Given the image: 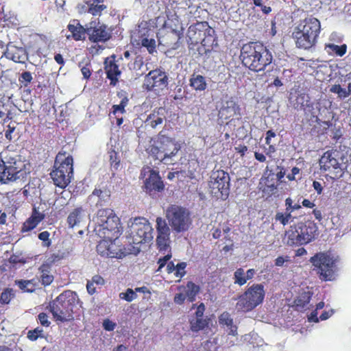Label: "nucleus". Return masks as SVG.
I'll list each match as a JSON object with an SVG mask.
<instances>
[{"instance_id":"obj_13","label":"nucleus","mask_w":351,"mask_h":351,"mask_svg":"<svg viewBox=\"0 0 351 351\" xmlns=\"http://www.w3.org/2000/svg\"><path fill=\"white\" fill-rule=\"evenodd\" d=\"M140 178L143 180L146 191H160L164 189V184L159 176L158 171L150 167H144L141 172Z\"/></svg>"},{"instance_id":"obj_23","label":"nucleus","mask_w":351,"mask_h":351,"mask_svg":"<svg viewBox=\"0 0 351 351\" xmlns=\"http://www.w3.org/2000/svg\"><path fill=\"white\" fill-rule=\"evenodd\" d=\"M115 56H112L107 58L105 60V70L107 77L112 81L117 80V77L121 75V71L118 64L115 62Z\"/></svg>"},{"instance_id":"obj_8","label":"nucleus","mask_w":351,"mask_h":351,"mask_svg":"<svg viewBox=\"0 0 351 351\" xmlns=\"http://www.w3.org/2000/svg\"><path fill=\"white\" fill-rule=\"evenodd\" d=\"M264 286L253 285L239 298L236 308L238 311L248 312L261 304L265 298Z\"/></svg>"},{"instance_id":"obj_16","label":"nucleus","mask_w":351,"mask_h":351,"mask_svg":"<svg viewBox=\"0 0 351 351\" xmlns=\"http://www.w3.org/2000/svg\"><path fill=\"white\" fill-rule=\"evenodd\" d=\"M110 199V193L108 189L95 188L88 196V203L90 206H103L109 203Z\"/></svg>"},{"instance_id":"obj_11","label":"nucleus","mask_w":351,"mask_h":351,"mask_svg":"<svg viewBox=\"0 0 351 351\" xmlns=\"http://www.w3.org/2000/svg\"><path fill=\"white\" fill-rule=\"evenodd\" d=\"M311 263L317 267L320 278L324 280H332L335 274V260L330 254L320 252L311 258Z\"/></svg>"},{"instance_id":"obj_3","label":"nucleus","mask_w":351,"mask_h":351,"mask_svg":"<svg viewBox=\"0 0 351 351\" xmlns=\"http://www.w3.org/2000/svg\"><path fill=\"white\" fill-rule=\"evenodd\" d=\"M93 222L94 231L101 238L117 239L121 233L120 219L112 209H99Z\"/></svg>"},{"instance_id":"obj_55","label":"nucleus","mask_w":351,"mask_h":351,"mask_svg":"<svg viewBox=\"0 0 351 351\" xmlns=\"http://www.w3.org/2000/svg\"><path fill=\"white\" fill-rule=\"evenodd\" d=\"M89 8H90V1L84 2L82 3H79L77 5V10L79 13H89Z\"/></svg>"},{"instance_id":"obj_58","label":"nucleus","mask_w":351,"mask_h":351,"mask_svg":"<svg viewBox=\"0 0 351 351\" xmlns=\"http://www.w3.org/2000/svg\"><path fill=\"white\" fill-rule=\"evenodd\" d=\"M15 130V126L11 125L10 124L8 125V130L5 132V137L9 140L11 141L12 139V133Z\"/></svg>"},{"instance_id":"obj_56","label":"nucleus","mask_w":351,"mask_h":351,"mask_svg":"<svg viewBox=\"0 0 351 351\" xmlns=\"http://www.w3.org/2000/svg\"><path fill=\"white\" fill-rule=\"evenodd\" d=\"M38 319L40 323V324L43 326H49L50 324V322L48 320V316L47 314L44 313H41L38 315Z\"/></svg>"},{"instance_id":"obj_10","label":"nucleus","mask_w":351,"mask_h":351,"mask_svg":"<svg viewBox=\"0 0 351 351\" xmlns=\"http://www.w3.org/2000/svg\"><path fill=\"white\" fill-rule=\"evenodd\" d=\"M230 176L223 170L213 171L210 177L211 193L217 199H226L230 193Z\"/></svg>"},{"instance_id":"obj_44","label":"nucleus","mask_w":351,"mask_h":351,"mask_svg":"<svg viewBox=\"0 0 351 351\" xmlns=\"http://www.w3.org/2000/svg\"><path fill=\"white\" fill-rule=\"evenodd\" d=\"M137 297L135 289H128L125 292L119 293V298L127 302H132L135 300Z\"/></svg>"},{"instance_id":"obj_64","label":"nucleus","mask_w":351,"mask_h":351,"mask_svg":"<svg viewBox=\"0 0 351 351\" xmlns=\"http://www.w3.org/2000/svg\"><path fill=\"white\" fill-rule=\"evenodd\" d=\"M143 64L142 58L136 56L132 65L133 69H140Z\"/></svg>"},{"instance_id":"obj_35","label":"nucleus","mask_w":351,"mask_h":351,"mask_svg":"<svg viewBox=\"0 0 351 351\" xmlns=\"http://www.w3.org/2000/svg\"><path fill=\"white\" fill-rule=\"evenodd\" d=\"M275 219L276 221H279L283 226H285L292 221V215L291 210L287 211L285 213H277Z\"/></svg>"},{"instance_id":"obj_2","label":"nucleus","mask_w":351,"mask_h":351,"mask_svg":"<svg viewBox=\"0 0 351 351\" xmlns=\"http://www.w3.org/2000/svg\"><path fill=\"white\" fill-rule=\"evenodd\" d=\"M241 59L244 66L253 71H263L272 62L271 52L260 43H249L241 49Z\"/></svg>"},{"instance_id":"obj_24","label":"nucleus","mask_w":351,"mask_h":351,"mask_svg":"<svg viewBox=\"0 0 351 351\" xmlns=\"http://www.w3.org/2000/svg\"><path fill=\"white\" fill-rule=\"evenodd\" d=\"M298 227L303 245L311 241L317 231L315 225L310 223L308 225L300 224Z\"/></svg>"},{"instance_id":"obj_47","label":"nucleus","mask_w":351,"mask_h":351,"mask_svg":"<svg viewBox=\"0 0 351 351\" xmlns=\"http://www.w3.org/2000/svg\"><path fill=\"white\" fill-rule=\"evenodd\" d=\"M186 267V263L184 262L178 263L176 265V271L174 273L176 277L179 278L180 279L181 278H182L186 274L185 270H184Z\"/></svg>"},{"instance_id":"obj_52","label":"nucleus","mask_w":351,"mask_h":351,"mask_svg":"<svg viewBox=\"0 0 351 351\" xmlns=\"http://www.w3.org/2000/svg\"><path fill=\"white\" fill-rule=\"evenodd\" d=\"M45 215L38 212L36 208H34L33 213L29 218H34L32 221L34 223H40L43 219Z\"/></svg>"},{"instance_id":"obj_46","label":"nucleus","mask_w":351,"mask_h":351,"mask_svg":"<svg viewBox=\"0 0 351 351\" xmlns=\"http://www.w3.org/2000/svg\"><path fill=\"white\" fill-rule=\"evenodd\" d=\"M43 337V330L40 328L29 330L27 334V337L32 341H36L38 337Z\"/></svg>"},{"instance_id":"obj_37","label":"nucleus","mask_w":351,"mask_h":351,"mask_svg":"<svg viewBox=\"0 0 351 351\" xmlns=\"http://www.w3.org/2000/svg\"><path fill=\"white\" fill-rule=\"evenodd\" d=\"M234 283L242 286L247 282L245 272L243 269H237L234 274Z\"/></svg>"},{"instance_id":"obj_41","label":"nucleus","mask_w":351,"mask_h":351,"mask_svg":"<svg viewBox=\"0 0 351 351\" xmlns=\"http://www.w3.org/2000/svg\"><path fill=\"white\" fill-rule=\"evenodd\" d=\"M14 297V292L12 289H5L0 295V301L3 304H8Z\"/></svg>"},{"instance_id":"obj_50","label":"nucleus","mask_w":351,"mask_h":351,"mask_svg":"<svg viewBox=\"0 0 351 351\" xmlns=\"http://www.w3.org/2000/svg\"><path fill=\"white\" fill-rule=\"evenodd\" d=\"M34 218H29L26 220V221L23 223L22 227L23 232H28L33 230L34 228L37 226L38 223H34L32 220Z\"/></svg>"},{"instance_id":"obj_22","label":"nucleus","mask_w":351,"mask_h":351,"mask_svg":"<svg viewBox=\"0 0 351 351\" xmlns=\"http://www.w3.org/2000/svg\"><path fill=\"white\" fill-rule=\"evenodd\" d=\"M86 211L82 207L75 208L70 213L67 217V222L69 227H79L84 221L86 218Z\"/></svg>"},{"instance_id":"obj_48","label":"nucleus","mask_w":351,"mask_h":351,"mask_svg":"<svg viewBox=\"0 0 351 351\" xmlns=\"http://www.w3.org/2000/svg\"><path fill=\"white\" fill-rule=\"evenodd\" d=\"M167 20L170 21L172 25L177 27L179 23L178 16L175 12H171L167 8L165 11Z\"/></svg>"},{"instance_id":"obj_60","label":"nucleus","mask_w":351,"mask_h":351,"mask_svg":"<svg viewBox=\"0 0 351 351\" xmlns=\"http://www.w3.org/2000/svg\"><path fill=\"white\" fill-rule=\"evenodd\" d=\"M171 256L170 254H167L165 256L162 258H160L158 260L159 267L158 271H160L167 263V262L171 258Z\"/></svg>"},{"instance_id":"obj_34","label":"nucleus","mask_w":351,"mask_h":351,"mask_svg":"<svg viewBox=\"0 0 351 351\" xmlns=\"http://www.w3.org/2000/svg\"><path fill=\"white\" fill-rule=\"evenodd\" d=\"M156 228L158 234H170V228L165 220L161 217L156 219Z\"/></svg>"},{"instance_id":"obj_19","label":"nucleus","mask_w":351,"mask_h":351,"mask_svg":"<svg viewBox=\"0 0 351 351\" xmlns=\"http://www.w3.org/2000/svg\"><path fill=\"white\" fill-rule=\"evenodd\" d=\"M4 56L15 62H24L26 60L25 51L10 43L8 45Z\"/></svg>"},{"instance_id":"obj_14","label":"nucleus","mask_w":351,"mask_h":351,"mask_svg":"<svg viewBox=\"0 0 351 351\" xmlns=\"http://www.w3.org/2000/svg\"><path fill=\"white\" fill-rule=\"evenodd\" d=\"M86 33L89 40L94 43L105 42L110 37V33L107 27L96 20L86 25Z\"/></svg>"},{"instance_id":"obj_27","label":"nucleus","mask_w":351,"mask_h":351,"mask_svg":"<svg viewBox=\"0 0 351 351\" xmlns=\"http://www.w3.org/2000/svg\"><path fill=\"white\" fill-rule=\"evenodd\" d=\"M68 29L72 34V37L75 40H82L84 38L86 33V27L82 26L79 23L73 21V23H70L68 25Z\"/></svg>"},{"instance_id":"obj_57","label":"nucleus","mask_w":351,"mask_h":351,"mask_svg":"<svg viewBox=\"0 0 351 351\" xmlns=\"http://www.w3.org/2000/svg\"><path fill=\"white\" fill-rule=\"evenodd\" d=\"M110 160L111 165L117 169L119 166V160H117V153L115 152H110Z\"/></svg>"},{"instance_id":"obj_54","label":"nucleus","mask_w":351,"mask_h":351,"mask_svg":"<svg viewBox=\"0 0 351 351\" xmlns=\"http://www.w3.org/2000/svg\"><path fill=\"white\" fill-rule=\"evenodd\" d=\"M180 293H176L174 296V302L178 304H182L187 298L182 290H179Z\"/></svg>"},{"instance_id":"obj_61","label":"nucleus","mask_w":351,"mask_h":351,"mask_svg":"<svg viewBox=\"0 0 351 351\" xmlns=\"http://www.w3.org/2000/svg\"><path fill=\"white\" fill-rule=\"evenodd\" d=\"M204 311H205V306L203 303H201L197 306L196 312H195L196 318H202Z\"/></svg>"},{"instance_id":"obj_5","label":"nucleus","mask_w":351,"mask_h":351,"mask_svg":"<svg viewBox=\"0 0 351 351\" xmlns=\"http://www.w3.org/2000/svg\"><path fill=\"white\" fill-rule=\"evenodd\" d=\"M73 158L65 153L59 152L56 156L54 169L50 173L56 186L64 189L71 182L73 174Z\"/></svg>"},{"instance_id":"obj_17","label":"nucleus","mask_w":351,"mask_h":351,"mask_svg":"<svg viewBox=\"0 0 351 351\" xmlns=\"http://www.w3.org/2000/svg\"><path fill=\"white\" fill-rule=\"evenodd\" d=\"M293 36L295 40L296 46L304 49H310L315 45L317 38L315 36L308 35L302 29H298V27L295 28Z\"/></svg>"},{"instance_id":"obj_7","label":"nucleus","mask_w":351,"mask_h":351,"mask_svg":"<svg viewBox=\"0 0 351 351\" xmlns=\"http://www.w3.org/2000/svg\"><path fill=\"white\" fill-rule=\"evenodd\" d=\"M349 161L348 154L335 150L324 153L319 160V165L322 170L333 172L335 176L338 177L347 169Z\"/></svg>"},{"instance_id":"obj_51","label":"nucleus","mask_w":351,"mask_h":351,"mask_svg":"<svg viewBox=\"0 0 351 351\" xmlns=\"http://www.w3.org/2000/svg\"><path fill=\"white\" fill-rule=\"evenodd\" d=\"M102 326L104 330H106V331L110 332V331H113L115 329V328L117 326V324L115 322H113L112 321L110 320L109 319H105L103 321Z\"/></svg>"},{"instance_id":"obj_39","label":"nucleus","mask_w":351,"mask_h":351,"mask_svg":"<svg viewBox=\"0 0 351 351\" xmlns=\"http://www.w3.org/2000/svg\"><path fill=\"white\" fill-rule=\"evenodd\" d=\"M326 47L331 51L334 52L338 56H343L347 50L346 45L343 44L341 46L335 45V44H328L326 45Z\"/></svg>"},{"instance_id":"obj_26","label":"nucleus","mask_w":351,"mask_h":351,"mask_svg":"<svg viewBox=\"0 0 351 351\" xmlns=\"http://www.w3.org/2000/svg\"><path fill=\"white\" fill-rule=\"evenodd\" d=\"M190 86L197 91H203L207 87L206 78L199 74H193L190 79Z\"/></svg>"},{"instance_id":"obj_59","label":"nucleus","mask_w":351,"mask_h":351,"mask_svg":"<svg viewBox=\"0 0 351 351\" xmlns=\"http://www.w3.org/2000/svg\"><path fill=\"white\" fill-rule=\"evenodd\" d=\"M81 72H82L84 79H88L91 75L90 68L87 64L81 68Z\"/></svg>"},{"instance_id":"obj_53","label":"nucleus","mask_w":351,"mask_h":351,"mask_svg":"<svg viewBox=\"0 0 351 351\" xmlns=\"http://www.w3.org/2000/svg\"><path fill=\"white\" fill-rule=\"evenodd\" d=\"M289 261V256H278L275 260V265L277 267H287V263Z\"/></svg>"},{"instance_id":"obj_42","label":"nucleus","mask_w":351,"mask_h":351,"mask_svg":"<svg viewBox=\"0 0 351 351\" xmlns=\"http://www.w3.org/2000/svg\"><path fill=\"white\" fill-rule=\"evenodd\" d=\"M110 239V243H109L110 246L108 247V252H110L111 254H112V253L114 254L113 256H109V257L110 258H121L122 252H121L120 250L118 249L117 245L114 243L117 239Z\"/></svg>"},{"instance_id":"obj_15","label":"nucleus","mask_w":351,"mask_h":351,"mask_svg":"<svg viewBox=\"0 0 351 351\" xmlns=\"http://www.w3.org/2000/svg\"><path fill=\"white\" fill-rule=\"evenodd\" d=\"M314 107L313 104L310 102L306 107H304V111L306 114H308L313 117L320 116L323 118L327 119L329 121L330 119L334 117L333 114L331 111L328 110L331 106V102L328 101H322L320 103L316 104Z\"/></svg>"},{"instance_id":"obj_21","label":"nucleus","mask_w":351,"mask_h":351,"mask_svg":"<svg viewBox=\"0 0 351 351\" xmlns=\"http://www.w3.org/2000/svg\"><path fill=\"white\" fill-rule=\"evenodd\" d=\"M239 110L238 106L231 98L223 103L222 106L219 110V117L222 119H228L237 114Z\"/></svg>"},{"instance_id":"obj_40","label":"nucleus","mask_w":351,"mask_h":351,"mask_svg":"<svg viewBox=\"0 0 351 351\" xmlns=\"http://www.w3.org/2000/svg\"><path fill=\"white\" fill-rule=\"evenodd\" d=\"M170 234H158L157 244L160 250H165L169 247Z\"/></svg>"},{"instance_id":"obj_38","label":"nucleus","mask_w":351,"mask_h":351,"mask_svg":"<svg viewBox=\"0 0 351 351\" xmlns=\"http://www.w3.org/2000/svg\"><path fill=\"white\" fill-rule=\"evenodd\" d=\"M309 96L304 93L299 94L296 98L295 102V108L304 109V107H306L307 105L311 102L309 99Z\"/></svg>"},{"instance_id":"obj_25","label":"nucleus","mask_w":351,"mask_h":351,"mask_svg":"<svg viewBox=\"0 0 351 351\" xmlns=\"http://www.w3.org/2000/svg\"><path fill=\"white\" fill-rule=\"evenodd\" d=\"M178 289L182 290L188 300L193 302L199 291V287L192 282H188L185 287H180Z\"/></svg>"},{"instance_id":"obj_49","label":"nucleus","mask_w":351,"mask_h":351,"mask_svg":"<svg viewBox=\"0 0 351 351\" xmlns=\"http://www.w3.org/2000/svg\"><path fill=\"white\" fill-rule=\"evenodd\" d=\"M128 101V99L124 98L121 100V103L119 105H114L113 106L114 114H117L119 112L123 114L125 112V107L127 106Z\"/></svg>"},{"instance_id":"obj_29","label":"nucleus","mask_w":351,"mask_h":351,"mask_svg":"<svg viewBox=\"0 0 351 351\" xmlns=\"http://www.w3.org/2000/svg\"><path fill=\"white\" fill-rule=\"evenodd\" d=\"M299 227H296L294 230H290L287 232L288 243L289 245H303L301 235L299 232Z\"/></svg>"},{"instance_id":"obj_18","label":"nucleus","mask_w":351,"mask_h":351,"mask_svg":"<svg viewBox=\"0 0 351 351\" xmlns=\"http://www.w3.org/2000/svg\"><path fill=\"white\" fill-rule=\"evenodd\" d=\"M298 29H302L308 35L317 38L320 32V22L316 18L310 16L300 21L298 25Z\"/></svg>"},{"instance_id":"obj_1","label":"nucleus","mask_w":351,"mask_h":351,"mask_svg":"<svg viewBox=\"0 0 351 351\" xmlns=\"http://www.w3.org/2000/svg\"><path fill=\"white\" fill-rule=\"evenodd\" d=\"M180 149V144L176 139L164 134L162 131L150 138L145 146V151L149 156L165 165L174 164Z\"/></svg>"},{"instance_id":"obj_32","label":"nucleus","mask_w":351,"mask_h":351,"mask_svg":"<svg viewBox=\"0 0 351 351\" xmlns=\"http://www.w3.org/2000/svg\"><path fill=\"white\" fill-rule=\"evenodd\" d=\"M109 243L110 239H104L102 241H101L97 246V251L98 254H99L102 256H113V253L112 254H111L110 252H108V247L110 246Z\"/></svg>"},{"instance_id":"obj_36","label":"nucleus","mask_w":351,"mask_h":351,"mask_svg":"<svg viewBox=\"0 0 351 351\" xmlns=\"http://www.w3.org/2000/svg\"><path fill=\"white\" fill-rule=\"evenodd\" d=\"M208 324L206 319L202 318H196L195 320L191 321V329L193 332H197L203 330Z\"/></svg>"},{"instance_id":"obj_45","label":"nucleus","mask_w":351,"mask_h":351,"mask_svg":"<svg viewBox=\"0 0 351 351\" xmlns=\"http://www.w3.org/2000/svg\"><path fill=\"white\" fill-rule=\"evenodd\" d=\"M142 46L145 47L149 53H153L156 51V41L154 38H143Z\"/></svg>"},{"instance_id":"obj_62","label":"nucleus","mask_w":351,"mask_h":351,"mask_svg":"<svg viewBox=\"0 0 351 351\" xmlns=\"http://www.w3.org/2000/svg\"><path fill=\"white\" fill-rule=\"evenodd\" d=\"M90 281L92 282H93V284L97 285H102L104 283V278L101 276H99V275H95V276H93Z\"/></svg>"},{"instance_id":"obj_28","label":"nucleus","mask_w":351,"mask_h":351,"mask_svg":"<svg viewBox=\"0 0 351 351\" xmlns=\"http://www.w3.org/2000/svg\"><path fill=\"white\" fill-rule=\"evenodd\" d=\"M219 322L221 324L228 327L229 335L235 336L237 334V328L236 326L233 325L232 319H231L230 315L228 313H222L219 317Z\"/></svg>"},{"instance_id":"obj_30","label":"nucleus","mask_w":351,"mask_h":351,"mask_svg":"<svg viewBox=\"0 0 351 351\" xmlns=\"http://www.w3.org/2000/svg\"><path fill=\"white\" fill-rule=\"evenodd\" d=\"M40 278L43 285H49L53 280V276L50 274L49 268L46 265H43L39 269Z\"/></svg>"},{"instance_id":"obj_12","label":"nucleus","mask_w":351,"mask_h":351,"mask_svg":"<svg viewBox=\"0 0 351 351\" xmlns=\"http://www.w3.org/2000/svg\"><path fill=\"white\" fill-rule=\"evenodd\" d=\"M168 85V77L165 71L160 69L151 71L146 75L143 86L147 90L160 92Z\"/></svg>"},{"instance_id":"obj_6","label":"nucleus","mask_w":351,"mask_h":351,"mask_svg":"<svg viewBox=\"0 0 351 351\" xmlns=\"http://www.w3.org/2000/svg\"><path fill=\"white\" fill-rule=\"evenodd\" d=\"M166 217L172 230L176 233L185 232L192 225L190 212L180 206H169L166 210Z\"/></svg>"},{"instance_id":"obj_31","label":"nucleus","mask_w":351,"mask_h":351,"mask_svg":"<svg viewBox=\"0 0 351 351\" xmlns=\"http://www.w3.org/2000/svg\"><path fill=\"white\" fill-rule=\"evenodd\" d=\"M103 3L104 0L90 1L89 13L93 16L100 15L101 12L106 8Z\"/></svg>"},{"instance_id":"obj_4","label":"nucleus","mask_w":351,"mask_h":351,"mask_svg":"<svg viewBox=\"0 0 351 351\" xmlns=\"http://www.w3.org/2000/svg\"><path fill=\"white\" fill-rule=\"evenodd\" d=\"M78 302L76 293L64 291L49 304L50 311L56 321L61 322L73 319V307Z\"/></svg>"},{"instance_id":"obj_43","label":"nucleus","mask_w":351,"mask_h":351,"mask_svg":"<svg viewBox=\"0 0 351 351\" xmlns=\"http://www.w3.org/2000/svg\"><path fill=\"white\" fill-rule=\"evenodd\" d=\"M311 294L309 291L304 292L295 300V304L298 306L304 307L310 302Z\"/></svg>"},{"instance_id":"obj_33","label":"nucleus","mask_w":351,"mask_h":351,"mask_svg":"<svg viewBox=\"0 0 351 351\" xmlns=\"http://www.w3.org/2000/svg\"><path fill=\"white\" fill-rule=\"evenodd\" d=\"M16 284L19 286V287L26 292H33L35 290L36 283L34 280H17L16 281Z\"/></svg>"},{"instance_id":"obj_9","label":"nucleus","mask_w":351,"mask_h":351,"mask_svg":"<svg viewBox=\"0 0 351 351\" xmlns=\"http://www.w3.org/2000/svg\"><path fill=\"white\" fill-rule=\"evenodd\" d=\"M128 230L133 243L138 244L148 242L153 239V228L143 217H136L128 221Z\"/></svg>"},{"instance_id":"obj_63","label":"nucleus","mask_w":351,"mask_h":351,"mask_svg":"<svg viewBox=\"0 0 351 351\" xmlns=\"http://www.w3.org/2000/svg\"><path fill=\"white\" fill-rule=\"evenodd\" d=\"M300 170L298 167H295L292 168L291 173L287 175V178L289 179V180H290V181L295 180V176L300 173Z\"/></svg>"},{"instance_id":"obj_20","label":"nucleus","mask_w":351,"mask_h":351,"mask_svg":"<svg viewBox=\"0 0 351 351\" xmlns=\"http://www.w3.org/2000/svg\"><path fill=\"white\" fill-rule=\"evenodd\" d=\"M166 119V110L164 108H159L148 115L145 120L146 125L156 128L161 125Z\"/></svg>"}]
</instances>
